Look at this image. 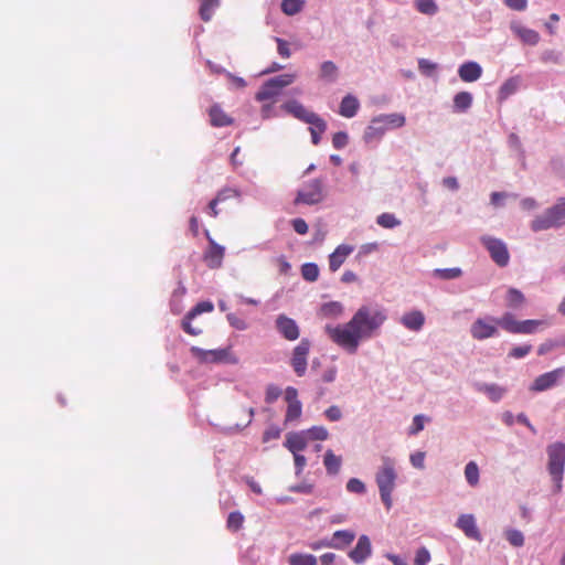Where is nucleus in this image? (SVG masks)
<instances>
[{"mask_svg": "<svg viewBox=\"0 0 565 565\" xmlns=\"http://www.w3.org/2000/svg\"><path fill=\"white\" fill-rule=\"evenodd\" d=\"M387 319L379 307L361 306L352 318L342 324H326L329 339L349 354H355L363 341L374 338Z\"/></svg>", "mask_w": 565, "mask_h": 565, "instance_id": "f257e3e1", "label": "nucleus"}, {"mask_svg": "<svg viewBox=\"0 0 565 565\" xmlns=\"http://www.w3.org/2000/svg\"><path fill=\"white\" fill-rule=\"evenodd\" d=\"M406 117L402 113L380 114L370 120L364 129L363 140L365 143H379L388 130L402 128Z\"/></svg>", "mask_w": 565, "mask_h": 565, "instance_id": "f03ea898", "label": "nucleus"}, {"mask_svg": "<svg viewBox=\"0 0 565 565\" xmlns=\"http://www.w3.org/2000/svg\"><path fill=\"white\" fill-rule=\"evenodd\" d=\"M381 461L382 463L375 473V482L382 503L390 510L393 505L392 493L396 488L397 480L396 461L388 456L382 457Z\"/></svg>", "mask_w": 565, "mask_h": 565, "instance_id": "7ed1b4c3", "label": "nucleus"}, {"mask_svg": "<svg viewBox=\"0 0 565 565\" xmlns=\"http://www.w3.org/2000/svg\"><path fill=\"white\" fill-rule=\"evenodd\" d=\"M565 225V196L537 215L531 223L533 232H542L550 228H559Z\"/></svg>", "mask_w": 565, "mask_h": 565, "instance_id": "20e7f679", "label": "nucleus"}, {"mask_svg": "<svg viewBox=\"0 0 565 565\" xmlns=\"http://www.w3.org/2000/svg\"><path fill=\"white\" fill-rule=\"evenodd\" d=\"M281 108L286 113L292 115L298 120L309 124L310 126L318 127V130L320 132H324L327 129V122L324 119H322L316 113L306 108L300 102H298L296 99H290V100L285 102L281 105Z\"/></svg>", "mask_w": 565, "mask_h": 565, "instance_id": "39448f33", "label": "nucleus"}, {"mask_svg": "<svg viewBox=\"0 0 565 565\" xmlns=\"http://www.w3.org/2000/svg\"><path fill=\"white\" fill-rule=\"evenodd\" d=\"M480 242L490 255L491 260L501 268H504L510 263V253L508 245L501 238L490 235L480 237Z\"/></svg>", "mask_w": 565, "mask_h": 565, "instance_id": "423d86ee", "label": "nucleus"}, {"mask_svg": "<svg viewBox=\"0 0 565 565\" xmlns=\"http://www.w3.org/2000/svg\"><path fill=\"white\" fill-rule=\"evenodd\" d=\"M190 351L200 363H238V359L232 353L231 348L204 350L199 347H192Z\"/></svg>", "mask_w": 565, "mask_h": 565, "instance_id": "0eeeda50", "label": "nucleus"}, {"mask_svg": "<svg viewBox=\"0 0 565 565\" xmlns=\"http://www.w3.org/2000/svg\"><path fill=\"white\" fill-rule=\"evenodd\" d=\"M296 79L295 74H281L266 81L260 89L256 93V100L266 102L275 98L280 94L282 88L292 84Z\"/></svg>", "mask_w": 565, "mask_h": 565, "instance_id": "6e6552de", "label": "nucleus"}, {"mask_svg": "<svg viewBox=\"0 0 565 565\" xmlns=\"http://www.w3.org/2000/svg\"><path fill=\"white\" fill-rule=\"evenodd\" d=\"M323 182L320 179H312L306 182L301 189L297 191L294 203L305 205H316L323 200Z\"/></svg>", "mask_w": 565, "mask_h": 565, "instance_id": "1a4fd4ad", "label": "nucleus"}, {"mask_svg": "<svg viewBox=\"0 0 565 565\" xmlns=\"http://www.w3.org/2000/svg\"><path fill=\"white\" fill-rule=\"evenodd\" d=\"M470 334L475 340L483 341L499 334L495 317L486 316L476 319L470 326Z\"/></svg>", "mask_w": 565, "mask_h": 565, "instance_id": "9d476101", "label": "nucleus"}, {"mask_svg": "<svg viewBox=\"0 0 565 565\" xmlns=\"http://www.w3.org/2000/svg\"><path fill=\"white\" fill-rule=\"evenodd\" d=\"M547 471L550 475H564L565 470V444L555 441L547 446Z\"/></svg>", "mask_w": 565, "mask_h": 565, "instance_id": "9b49d317", "label": "nucleus"}, {"mask_svg": "<svg viewBox=\"0 0 565 565\" xmlns=\"http://www.w3.org/2000/svg\"><path fill=\"white\" fill-rule=\"evenodd\" d=\"M310 347V341L307 338H302L292 350L290 364L298 376H303L306 374Z\"/></svg>", "mask_w": 565, "mask_h": 565, "instance_id": "f8f14e48", "label": "nucleus"}, {"mask_svg": "<svg viewBox=\"0 0 565 565\" xmlns=\"http://www.w3.org/2000/svg\"><path fill=\"white\" fill-rule=\"evenodd\" d=\"M275 327L278 333L288 341H295L300 335V329L296 320L284 313L276 317Z\"/></svg>", "mask_w": 565, "mask_h": 565, "instance_id": "ddd939ff", "label": "nucleus"}, {"mask_svg": "<svg viewBox=\"0 0 565 565\" xmlns=\"http://www.w3.org/2000/svg\"><path fill=\"white\" fill-rule=\"evenodd\" d=\"M371 555V540L365 534L359 536L355 546L348 553L349 558L358 565L364 564Z\"/></svg>", "mask_w": 565, "mask_h": 565, "instance_id": "4468645a", "label": "nucleus"}, {"mask_svg": "<svg viewBox=\"0 0 565 565\" xmlns=\"http://www.w3.org/2000/svg\"><path fill=\"white\" fill-rule=\"evenodd\" d=\"M564 373L563 367L539 375L530 386L532 392H544L554 387Z\"/></svg>", "mask_w": 565, "mask_h": 565, "instance_id": "2eb2a0df", "label": "nucleus"}, {"mask_svg": "<svg viewBox=\"0 0 565 565\" xmlns=\"http://www.w3.org/2000/svg\"><path fill=\"white\" fill-rule=\"evenodd\" d=\"M398 321L406 330L418 333L425 326L426 317L423 311L413 309L404 312Z\"/></svg>", "mask_w": 565, "mask_h": 565, "instance_id": "dca6fc26", "label": "nucleus"}, {"mask_svg": "<svg viewBox=\"0 0 565 565\" xmlns=\"http://www.w3.org/2000/svg\"><path fill=\"white\" fill-rule=\"evenodd\" d=\"M510 30L518 36L522 43L534 46L540 40V33L533 29L524 26L519 20L510 22Z\"/></svg>", "mask_w": 565, "mask_h": 565, "instance_id": "f3484780", "label": "nucleus"}, {"mask_svg": "<svg viewBox=\"0 0 565 565\" xmlns=\"http://www.w3.org/2000/svg\"><path fill=\"white\" fill-rule=\"evenodd\" d=\"M456 526L460 529L468 539L475 540L477 542L482 541V535L477 526L473 514H461L457 519Z\"/></svg>", "mask_w": 565, "mask_h": 565, "instance_id": "a211bd4d", "label": "nucleus"}, {"mask_svg": "<svg viewBox=\"0 0 565 565\" xmlns=\"http://www.w3.org/2000/svg\"><path fill=\"white\" fill-rule=\"evenodd\" d=\"M308 441L309 439L303 430L292 431L287 434L284 446L290 452H292V455H295L305 450L307 448Z\"/></svg>", "mask_w": 565, "mask_h": 565, "instance_id": "6ab92c4d", "label": "nucleus"}, {"mask_svg": "<svg viewBox=\"0 0 565 565\" xmlns=\"http://www.w3.org/2000/svg\"><path fill=\"white\" fill-rule=\"evenodd\" d=\"M458 75L461 81L472 83L481 77L482 67L473 61L465 62L459 66Z\"/></svg>", "mask_w": 565, "mask_h": 565, "instance_id": "aec40b11", "label": "nucleus"}, {"mask_svg": "<svg viewBox=\"0 0 565 565\" xmlns=\"http://www.w3.org/2000/svg\"><path fill=\"white\" fill-rule=\"evenodd\" d=\"M354 247L347 244L339 245L329 255V268L331 271H337L345 262L347 257L353 252Z\"/></svg>", "mask_w": 565, "mask_h": 565, "instance_id": "412c9836", "label": "nucleus"}, {"mask_svg": "<svg viewBox=\"0 0 565 565\" xmlns=\"http://www.w3.org/2000/svg\"><path fill=\"white\" fill-rule=\"evenodd\" d=\"M206 237L210 242V250L206 254V259L209 260V266L211 268H218L222 265V260L225 253V247L215 243L209 234V231L205 232Z\"/></svg>", "mask_w": 565, "mask_h": 565, "instance_id": "4be33fe9", "label": "nucleus"}, {"mask_svg": "<svg viewBox=\"0 0 565 565\" xmlns=\"http://www.w3.org/2000/svg\"><path fill=\"white\" fill-rule=\"evenodd\" d=\"M339 67L332 61H324L319 67V79L326 84H334L339 78Z\"/></svg>", "mask_w": 565, "mask_h": 565, "instance_id": "5701e85b", "label": "nucleus"}, {"mask_svg": "<svg viewBox=\"0 0 565 565\" xmlns=\"http://www.w3.org/2000/svg\"><path fill=\"white\" fill-rule=\"evenodd\" d=\"M359 109V99L354 95L348 94L340 103L339 114L345 118H352L358 114Z\"/></svg>", "mask_w": 565, "mask_h": 565, "instance_id": "b1692460", "label": "nucleus"}, {"mask_svg": "<svg viewBox=\"0 0 565 565\" xmlns=\"http://www.w3.org/2000/svg\"><path fill=\"white\" fill-rule=\"evenodd\" d=\"M522 77L520 75L512 76L508 78L503 84L500 86L499 89V99L505 100L513 94H515L520 87L522 86Z\"/></svg>", "mask_w": 565, "mask_h": 565, "instance_id": "393cba45", "label": "nucleus"}, {"mask_svg": "<svg viewBox=\"0 0 565 565\" xmlns=\"http://www.w3.org/2000/svg\"><path fill=\"white\" fill-rule=\"evenodd\" d=\"M334 550H344L355 539V533L351 530H338L330 537Z\"/></svg>", "mask_w": 565, "mask_h": 565, "instance_id": "a878e982", "label": "nucleus"}, {"mask_svg": "<svg viewBox=\"0 0 565 565\" xmlns=\"http://www.w3.org/2000/svg\"><path fill=\"white\" fill-rule=\"evenodd\" d=\"M477 390L487 394L491 402L498 403L507 393V390L495 383H481L477 385Z\"/></svg>", "mask_w": 565, "mask_h": 565, "instance_id": "bb28decb", "label": "nucleus"}, {"mask_svg": "<svg viewBox=\"0 0 565 565\" xmlns=\"http://www.w3.org/2000/svg\"><path fill=\"white\" fill-rule=\"evenodd\" d=\"M473 97L469 92H459L454 96V113H467L472 106Z\"/></svg>", "mask_w": 565, "mask_h": 565, "instance_id": "cd10ccee", "label": "nucleus"}, {"mask_svg": "<svg viewBox=\"0 0 565 565\" xmlns=\"http://www.w3.org/2000/svg\"><path fill=\"white\" fill-rule=\"evenodd\" d=\"M498 327H501L509 333L520 334L521 321H518L512 312H504L500 318H497Z\"/></svg>", "mask_w": 565, "mask_h": 565, "instance_id": "c85d7f7f", "label": "nucleus"}, {"mask_svg": "<svg viewBox=\"0 0 565 565\" xmlns=\"http://www.w3.org/2000/svg\"><path fill=\"white\" fill-rule=\"evenodd\" d=\"M211 125L214 127H225L232 124L228 117L218 105H213L209 111Z\"/></svg>", "mask_w": 565, "mask_h": 565, "instance_id": "c756f323", "label": "nucleus"}, {"mask_svg": "<svg viewBox=\"0 0 565 565\" xmlns=\"http://www.w3.org/2000/svg\"><path fill=\"white\" fill-rule=\"evenodd\" d=\"M342 459L335 456L331 449H328L323 456V465L329 475H337L340 471Z\"/></svg>", "mask_w": 565, "mask_h": 565, "instance_id": "7c9ffc66", "label": "nucleus"}, {"mask_svg": "<svg viewBox=\"0 0 565 565\" xmlns=\"http://www.w3.org/2000/svg\"><path fill=\"white\" fill-rule=\"evenodd\" d=\"M199 2H200V9H199L200 18L204 22H209L212 19L215 10L220 7L221 0H199Z\"/></svg>", "mask_w": 565, "mask_h": 565, "instance_id": "2f4dec72", "label": "nucleus"}, {"mask_svg": "<svg viewBox=\"0 0 565 565\" xmlns=\"http://www.w3.org/2000/svg\"><path fill=\"white\" fill-rule=\"evenodd\" d=\"M525 301L523 292L516 288H509L505 296V303L509 308L519 309Z\"/></svg>", "mask_w": 565, "mask_h": 565, "instance_id": "473e14b6", "label": "nucleus"}, {"mask_svg": "<svg viewBox=\"0 0 565 565\" xmlns=\"http://www.w3.org/2000/svg\"><path fill=\"white\" fill-rule=\"evenodd\" d=\"M289 565H318V558L312 554L292 553L288 556Z\"/></svg>", "mask_w": 565, "mask_h": 565, "instance_id": "72a5a7b5", "label": "nucleus"}, {"mask_svg": "<svg viewBox=\"0 0 565 565\" xmlns=\"http://www.w3.org/2000/svg\"><path fill=\"white\" fill-rule=\"evenodd\" d=\"M344 307L339 301H329L321 306V315L327 318H338L343 313Z\"/></svg>", "mask_w": 565, "mask_h": 565, "instance_id": "f704fd0d", "label": "nucleus"}, {"mask_svg": "<svg viewBox=\"0 0 565 565\" xmlns=\"http://www.w3.org/2000/svg\"><path fill=\"white\" fill-rule=\"evenodd\" d=\"M305 4V0H282L280 9L286 15L292 17L299 13Z\"/></svg>", "mask_w": 565, "mask_h": 565, "instance_id": "c9c22d12", "label": "nucleus"}, {"mask_svg": "<svg viewBox=\"0 0 565 565\" xmlns=\"http://www.w3.org/2000/svg\"><path fill=\"white\" fill-rule=\"evenodd\" d=\"M462 275V270L459 267L451 268H436L433 271V276L443 280H454Z\"/></svg>", "mask_w": 565, "mask_h": 565, "instance_id": "e433bc0d", "label": "nucleus"}, {"mask_svg": "<svg viewBox=\"0 0 565 565\" xmlns=\"http://www.w3.org/2000/svg\"><path fill=\"white\" fill-rule=\"evenodd\" d=\"M542 326H548L544 320L529 319L522 320L520 326V334H534Z\"/></svg>", "mask_w": 565, "mask_h": 565, "instance_id": "4c0bfd02", "label": "nucleus"}, {"mask_svg": "<svg viewBox=\"0 0 565 565\" xmlns=\"http://www.w3.org/2000/svg\"><path fill=\"white\" fill-rule=\"evenodd\" d=\"M465 478L469 486L476 487L479 483V467L475 461H469L465 467Z\"/></svg>", "mask_w": 565, "mask_h": 565, "instance_id": "58836bf2", "label": "nucleus"}, {"mask_svg": "<svg viewBox=\"0 0 565 565\" xmlns=\"http://www.w3.org/2000/svg\"><path fill=\"white\" fill-rule=\"evenodd\" d=\"M414 6L422 14L435 15L438 12V6L435 0H415Z\"/></svg>", "mask_w": 565, "mask_h": 565, "instance_id": "ea45409f", "label": "nucleus"}, {"mask_svg": "<svg viewBox=\"0 0 565 565\" xmlns=\"http://www.w3.org/2000/svg\"><path fill=\"white\" fill-rule=\"evenodd\" d=\"M320 274V269L316 263H305L301 266V276L308 282H315Z\"/></svg>", "mask_w": 565, "mask_h": 565, "instance_id": "a19ab883", "label": "nucleus"}, {"mask_svg": "<svg viewBox=\"0 0 565 565\" xmlns=\"http://www.w3.org/2000/svg\"><path fill=\"white\" fill-rule=\"evenodd\" d=\"M376 223L384 228H394L401 225V221L393 213H382L376 217Z\"/></svg>", "mask_w": 565, "mask_h": 565, "instance_id": "79ce46f5", "label": "nucleus"}, {"mask_svg": "<svg viewBox=\"0 0 565 565\" xmlns=\"http://www.w3.org/2000/svg\"><path fill=\"white\" fill-rule=\"evenodd\" d=\"M541 61L545 64H563L564 55L561 51L557 50H544L541 54Z\"/></svg>", "mask_w": 565, "mask_h": 565, "instance_id": "37998d69", "label": "nucleus"}, {"mask_svg": "<svg viewBox=\"0 0 565 565\" xmlns=\"http://www.w3.org/2000/svg\"><path fill=\"white\" fill-rule=\"evenodd\" d=\"M309 440H326L329 437V433L323 426H312L303 430Z\"/></svg>", "mask_w": 565, "mask_h": 565, "instance_id": "c03bdc74", "label": "nucleus"}, {"mask_svg": "<svg viewBox=\"0 0 565 565\" xmlns=\"http://www.w3.org/2000/svg\"><path fill=\"white\" fill-rule=\"evenodd\" d=\"M213 309H214L213 302H211L209 300L200 301L186 313L188 319H194L196 316L204 313V312H212Z\"/></svg>", "mask_w": 565, "mask_h": 565, "instance_id": "a18cd8bd", "label": "nucleus"}, {"mask_svg": "<svg viewBox=\"0 0 565 565\" xmlns=\"http://www.w3.org/2000/svg\"><path fill=\"white\" fill-rule=\"evenodd\" d=\"M302 414V404L300 403H294L289 404L287 406L286 415H285V424H289L291 422L297 420L300 418Z\"/></svg>", "mask_w": 565, "mask_h": 565, "instance_id": "49530a36", "label": "nucleus"}, {"mask_svg": "<svg viewBox=\"0 0 565 565\" xmlns=\"http://www.w3.org/2000/svg\"><path fill=\"white\" fill-rule=\"evenodd\" d=\"M505 539L514 547H521L524 545V535L520 530L509 529L505 532Z\"/></svg>", "mask_w": 565, "mask_h": 565, "instance_id": "de8ad7c7", "label": "nucleus"}, {"mask_svg": "<svg viewBox=\"0 0 565 565\" xmlns=\"http://www.w3.org/2000/svg\"><path fill=\"white\" fill-rule=\"evenodd\" d=\"M243 522H244V515L238 511H234L228 514L226 525H227L228 530L235 532L242 527Z\"/></svg>", "mask_w": 565, "mask_h": 565, "instance_id": "09e8293b", "label": "nucleus"}, {"mask_svg": "<svg viewBox=\"0 0 565 565\" xmlns=\"http://www.w3.org/2000/svg\"><path fill=\"white\" fill-rule=\"evenodd\" d=\"M429 418L423 414L415 415L413 418V423L408 429V434L412 436L417 435L425 427V423L428 422Z\"/></svg>", "mask_w": 565, "mask_h": 565, "instance_id": "8fccbe9b", "label": "nucleus"}, {"mask_svg": "<svg viewBox=\"0 0 565 565\" xmlns=\"http://www.w3.org/2000/svg\"><path fill=\"white\" fill-rule=\"evenodd\" d=\"M345 488L350 493L364 494L366 492L365 483L358 478L349 479Z\"/></svg>", "mask_w": 565, "mask_h": 565, "instance_id": "3c124183", "label": "nucleus"}, {"mask_svg": "<svg viewBox=\"0 0 565 565\" xmlns=\"http://www.w3.org/2000/svg\"><path fill=\"white\" fill-rule=\"evenodd\" d=\"M548 169L557 177L563 175L565 173V159L562 157L552 158L548 163Z\"/></svg>", "mask_w": 565, "mask_h": 565, "instance_id": "603ef678", "label": "nucleus"}, {"mask_svg": "<svg viewBox=\"0 0 565 565\" xmlns=\"http://www.w3.org/2000/svg\"><path fill=\"white\" fill-rule=\"evenodd\" d=\"M226 320L235 330L245 331L248 328V323L244 319L237 317L235 313H227Z\"/></svg>", "mask_w": 565, "mask_h": 565, "instance_id": "864d4df0", "label": "nucleus"}, {"mask_svg": "<svg viewBox=\"0 0 565 565\" xmlns=\"http://www.w3.org/2000/svg\"><path fill=\"white\" fill-rule=\"evenodd\" d=\"M281 395V388L275 384H269L266 388L265 402L267 404L275 403Z\"/></svg>", "mask_w": 565, "mask_h": 565, "instance_id": "5fc2aeb1", "label": "nucleus"}, {"mask_svg": "<svg viewBox=\"0 0 565 565\" xmlns=\"http://www.w3.org/2000/svg\"><path fill=\"white\" fill-rule=\"evenodd\" d=\"M531 351H532L531 344H523V345H518V347H514L513 349H511L508 355H509V358H513V359H523Z\"/></svg>", "mask_w": 565, "mask_h": 565, "instance_id": "6e6d98bb", "label": "nucleus"}, {"mask_svg": "<svg viewBox=\"0 0 565 565\" xmlns=\"http://www.w3.org/2000/svg\"><path fill=\"white\" fill-rule=\"evenodd\" d=\"M349 136L345 131H338L332 137V145L335 149L340 150L348 146Z\"/></svg>", "mask_w": 565, "mask_h": 565, "instance_id": "4d7b16f0", "label": "nucleus"}, {"mask_svg": "<svg viewBox=\"0 0 565 565\" xmlns=\"http://www.w3.org/2000/svg\"><path fill=\"white\" fill-rule=\"evenodd\" d=\"M436 67L437 65L427 58L418 60V70L420 71L422 74L426 76H430L433 72L436 70Z\"/></svg>", "mask_w": 565, "mask_h": 565, "instance_id": "13d9d810", "label": "nucleus"}, {"mask_svg": "<svg viewBox=\"0 0 565 565\" xmlns=\"http://www.w3.org/2000/svg\"><path fill=\"white\" fill-rule=\"evenodd\" d=\"M414 562L416 565H427L430 562L429 551L426 547L418 548Z\"/></svg>", "mask_w": 565, "mask_h": 565, "instance_id": "bf43d9fd", "label": "nucleus"}, {"mask_svg": "<svg viewBox=\"0 0 565 565\" xmlns=\"http://www.w3.org/2000/svg\"><path fill=\"white\" fill-rule=\"evenodd\" d=\"M280 434L281 429L276 425H271L264 431L263 441L268 443L273 439H278L280 437Z\"/></svg>", "mask_w": 565, "mask_h": 565, "instance_id": "052dcab7", "label": "nucleus"}, {"mask_svg": "<svg viewBox=\"0 0 565 565\" xmlns=\"http://www.w3.org/2000/svg\"><path fill=\"white\" fill-rule=\"evenodd\" d=\"M425 457H426V454L424 451H416L411 455L409 461L414 468L424 469L425 468Z\"/></svg>", "mask_w": 565, "mask_h": 565, "instance_id": "680f3d73", "label": "nucleus"}, {"mask_svg": "<svg viewBox=\"0 0 565 565\" xmlns=\"http://www.w3.org/2000/svg\"><path fill=\"white\" fill-rule=\"evenodd\" d=\"M275 41L277 43L278 54L284 58L290 57L291 51L289 49V43L281 38H275Z\"/></svg>", "mask_w": 565, "mask_h": 565, "instance_id": "e2e57ef3", "label": "nucleus"}, {"mask_svg": "<svg viewBox=\"0 0 565 565\" xmlns=\"http://www.w3.org/2000/svg\"><path fill=\"white\" fill-rule=\"evenodd\" d=\"M226 201V195H224V192H217L216 196L210 201L209 203V210H210V214L213 216V217H216L218 215V210H217V204L220 202H224Z\"/></svg>", "mask_w": 565, "mask_h": 565, "instance_id": "0e129e2a", "label": "nucleus"}, {"mask_svg": "<svg viewBox=\"0 0 565 565\" xmlns=\"http://www.w3.org/2000/svg\"><path fill=\"white\" fill-rule=\"evenodd\" d=\"M324 416L330 422H338L342 418V412L339 406L332 405L324 411Z\"/></svg>", "mask_w": 565, "mask_h": 565, "instance_id": "69168bd1", "label": "nucleus"}, {"mask_svg": "<svg viewBox=\"0 0 565 565\" xmlns=\"http://www.w3.org/2000/svg\"><path fill=\"white\" fill-rule=\"evenodd\" d=\"M291 226L294 228V231L299 234V235H305L308 233V224L307 222L301 218V217H297V218H294L291 221Z\"/></svg>", "mask_w": 565, "mask_h": 565, "instance_id": "338daca9", "label": "nucleus"}, {"mask_svg": "<svg viewBox=\"0 0 565 565\" xmlns=\"http://www.w3.org/2000/svg\"><path fill=\"white\" fill-rule=\"evenodd\" d=\"M289 491L295 493H303V494H310L313 491V484L301 482L298 484H294L289 488Z\"/></svg>", "mask_w": 565, "mask_h": 565, "instance_id": "774afa93", "label": "nucleus"}]
</instances>
